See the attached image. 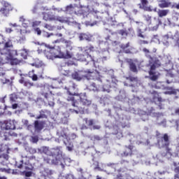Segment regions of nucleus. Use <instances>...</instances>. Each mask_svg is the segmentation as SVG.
I'll list each match as a JSON object with an SVG mask.
<instances>
[{
	"instance_id": "1",
	"label": "nucleus",
	"mask_w": 179,
	"mask_h": 179,
	"mask_svg": "<svg viewBox=\"0 0 179 179\" xmlns=\"http://www.w3.org/2000/svg\"><path fill=\"white\" fill-rule=\"evenodd\" d=\"M46 47L49 48V50L45 51V55L48 59H56L57 58L69 59L73 55L69 51H66V53L62 52L59 47L57 48L50 45H46Z\"/></svg>"
},
{
	"instance_id": "2",
	"label": "nucleus",
	"mask_w": 179,
	"mask_h": 179,
	"mask_svg": "<svg viewBox=\"0 0 179 179\" xmlns=\"http://www.w3.org/2000/svg\"><path fill=\"white\" fill-rule=\"evenodd\" d=\"M8 48H13V44L12 43V41H8L4 43V48L1 50V54H6L9 55V59H12L13 58V55H17V51L15 50H8Z\"/></svg>"
},
{
	"instance_id": "3",
	"label": "nucleus",
	"mask_w": 179,
	"mask_h": 179,
	"mask_svg": "<svg viewBox=\"0 0 179 179\" xmlns=\"http://www.w3.org/2000/svg\"><path fill=\"white\" fill-rule=\"evenodd\" d=\"M157 143L160 148H166V146H170V136H169V134H164L161 140L157 141Z\"/></svg>"
},
{
	"instance_id": "4",
	"label": "nucleus",
	"mask_w": 179,
	"mask_h": 179,
	"mask_svg": "<svg viewBox=\"0 0 179 179\" xmlns=\"http://www.w3.org/2000/svg\"><path fill=\"white\" fill-rule=\"evenodd\" d=\"M43 20H45L46 22H54L55 20H57V17H55V15L53 13L52 11L43 13Z\"/></svg>"
},
{
	"instance_id": "5",
	"label": "nucleus",
	"mask_w": 179,
	"mask_h": 179,
	"mask_svg": "<svg viewBox=\"0 0 179 179\" xmlns=\"http://www.w3.org/2000/svg\"><path fill=\"white\" fill-rule=\"evenodd\" d=\"M19 82L21 85H23L24 87H27V89H31L34 86V83H31L30 80L26 78V77H22L20 80Z\"/></svg>"
},
{
	"instance_id": "6",
	"label": "nucleus",
	"mask_w": 179,
	"mask_h": 179,
	"mask_svg": "<svg viewBox=\"0 0 179 179\" xmlns=\"http://www.w3.org/2000/svg\"><path fill=\"white\" fill-rule=\"evenodd\" d=\"M149 3L148 0H141V3L138 4L140 9H143L147 12H152V7L146 6Z\"/></svg>"
},
{
	"instance_id": "7",
	"label": "nucleus",
	"mask_w": 179,
	"mask_h": 179,
	"mask_svg": "<svg viewBox=\"0 0 179 179\" xmlns=\"http://www.w3.org/2000/svg\"><path fill=\"white\" fill-rule=\"evenodd\" d=\"M148 73L150 75L149 79L153 82H156L160 78V73L156 72L155 71H149Z\"/></svg>"
},
{
	"instance_id": "8",
	"label": "nucleus",
	"mask_w": 179,
	"mask_h": 179,
	"mask_svg": "<svg viewBox=\"0 0 179 179\" xmlns=\"http://www.w3.org/2000/svg\"><path fill=\"white\" fill-rule=\"evenodd\" d=\"M45 124V122H40L38 120H36L34 124L35 131H36L37 132H40V131H41L44 128Z\"/></svg>"
},
{
	"instance_id": "9",
	"label": "nucleus",
	"mask_w": 179,
	"mask_h": 179,
	"mask_svg": "<svg viewBox=\"0 0 179 179\" xmlns=\"http://www.w3.org/2000/svg\"><path fill=\"white\" fill-rule=\"evenodd\" d=\"M158 6L162 9L164 8H170V6H171V2L169 0H160Z\"/></svg>"
},
{
	"instance_id": "10",
	"label": "nucleus",
	"mask_w": 179,
	"mask_h": 179,
	"mask_svg": "<svg viewBox=\"0 0 179 179\" xmlns=\"http://www.w3.org/2000/svg\"><path fill=\"white\" fill-rule=\"evenodd\" d=\"M130 46L131 43L128 42L127 43H123L120 45V48L123 52H125V54H131V50L129 48Z\"/></svg>"
},
{
	"instance_id": "11",
	"label": "nucleus",
	"mask_w": 179,
	"mask_h": 179,
	"mask_svg": "<svg viewBox=\"0 0 179 179\" xmlns=\"http://www.w3.org/2000/svg\"><path fill=\"white\" fill-rule=\"evenodd\" d=\"M69 96L67 98V101H72L73 102V106L75 107V98L73 96H79V94L78 93H72L69 91H68Z\"/></svg>"
},
{
	"instance_id": "12",
	"label": "nucleus",
	"mask_w": 179,
	"mask_h": 179,
	"mask_svg": "<svg viewBox=\"0 0 179 179\" xmlns=\"http://www.w3.org/2000/svg\"><path fill=\"white\" fill-rule=\"evenodd\" d=\"M128 64L129 65V69L131 71V72L136 73L138 72V69L136 68V65L135 64V62L132 61V59H129L128 61Z\"/></svg>"
},
{
	"instance_id": "13",
	"label": "nucleus",
	"mask_w": 179,
	"mask_h": 179,
	"mask_svg": "<svg viewBox=\"0 0 179 179\" xmlns=\"http://www.w3.org/2000/svg\"><path fill=\"white\" fill-rule=\"evenodd\" d=\"M80 40L82 41L83 40H86L87 41H92V36L90 34H80L79 36Z\"/></svg>"
},
{
	"instance_id": "14",
	"label": "nucleus",
	"mask_w": 179,
	"mask_h": 179,
	"mask_svg": "<svg viewBox=\"0 0 179 179\" xmlns=\"http://www.w3.org/2000/svg\"><path fill=\"white\" fill-rule=\"evenodd\" d=\"M170 13V10H158L157 15L159 17H164L165 16H167Z\"/></svg>"
},
{
	"instance_id": "15",
	"label": "nucleus",
	"mask_w": 179,
	"mask_h": 179,
	"mask_svg": "<svg viewBox=\"0 0 179 179\" xmlns=\"http://www.w3.org/2000/svg\"><path fill=\"white\" fill-rule=\"evenodd\" d=\"M31 73L33 74L32 76ZM29 75L31 79L34 80V82H36V80H38V77L37 76V75L34 74V70L29 71Z\"/></svg>"
},
{
	"instance_id": "16",
	"label": "nucleus",
	"mask_w": 179,
	"mask_h": 179,
	"mask_svg": "<svg viewBox=\"0 0 179 179\" xmlns=\"http://www.w3.org/2000/svg\"><path fill=\"white\" fill-rule=\"evenodd\" d=\"M90 90H92L93 92H97L99 90V87L96 85V83H93L90 85Z\"/></svg>"
},
{
	"instance_id": "17",
	"label": "nucleus",
	"mask_w": 179,
	"mask_h": 179,
	"mask_svg": "<svg viewBox=\"0 0 179 179\" xmlns=\"http://www.w3.org/2000/svg\"><path fill=\"white\" fill-rule=\"evenodd\" d=\"M83 121L84 122H85L87 125H88V127H92V125H93V122H94L93 120H89L87 118H85L83 119Z\"/></svg>"
},
{
	"instance_id": "18",
	"label": "nucleus",
	"mask_w": 179,
	"mask_h": 179,
	"mask_svg": "<svg viewBox=\"0 0 179 179\" xmlns=\"http://www.w3.org/2000/svg\"><path fill=\"white\" fill-rule=\"evenodd\" d=\"M73 77L74 78V79H76V80H82V79L83 78V76H79V74L78 73H76L73 75Z\"/></svg>"
},
{
	"instance_id": "19",
	"label": "nucleus",
	"mask_w": 179,
	"mask_h": 179,
	"mask_svg": "<svg viewBox=\"0 0 179 179\" xmlns=\"http://www.w3.org/2000/svg\"><path fill=\"white\" fill-rule=\"evenodd\" d=\"M119 34H120V36H123L124 37H127L128 36V33L127 32V31H125L124 29L120 30Z\"/></svg>"
},
{
	"instance_id": "20",
	"label": "nucleus",
	"mask_w": 179,
	"mask_h": 179,
	"mask_svg": "<svg viewBox=\"0 0 179 179\" xmlns=\"http://www.w3.org/2000/svg\"><path fill=\"white\" fill-rule=\"evenodd\" d=\"M44 27H45V29H47L48 30H50V31H52V30H54V27H52L48 24H45Z\"/></svg>"
},
{
	"instance_id": "21",
	"label": "nucleus",
	"mask_w": 179,
	"mask_h": 179,
	"mask_svg": "<svg viewBox=\"0 0 179 179\" xmlns=\"http://www.w3.org/2000/svg\"><path fill=\"white\" fill-rule=\"evenodd\" d=\"M86 75L83 76V78H86V79H90L92 78V73H93V72L92 71H87Z\"/></svg>"
},
{
	"instance_id": "22",
	"label": "nucleus",
	"mask_w": 179,
	"mask_h": 179,
	"mask_svg": "<svg viewBox=\"0 0 179 179\" xmlns=\"http://www.w3.org/2000/svg\"><path fill=\"white\" fill-rule=\"evenodd\" d=\"M175 173L176 174L174 176V179H179V167L175 169Z\"/></svg>"
},
{
	"instance_id": "23",
	"label": "nucleus",
	"mask_w": 179,
	"mask_h": 179,
	"mask_svg": "<svg viewBox=\"0 0 179 179\" xmlns=\"http://www.w3.org/2000/svg\"><path fill=\"white\" fill-rule=\"evenodd\" d=\"M41 24V21H34L32 22V27H37Z\"/></svg>"
},
{
	"instance_id": "24",
	"label": "nucleus",
	"mask_w": 179,
	"mask_h": 179,
	"mask_svg": "<svg viewBox=\"0 0 179 179\" xmlns=\"http://www.w3.org/2000/svg\"><path fill=\"white\" fill-rule=\"evenodd\" d=\"M23 174H24L25 177H31L33 176L32 171H24L23 172Z\"/></svg>"
},
{
	"instance_id": "25",
	"label": "nucleus",
	"mask_w": 179,
	"mask_h": 179,
	"mask_svg": "<svg viewBox=\"0 0 179 179\" xmlns=\"http://www.w3.org/2000/svg\"><path fill=\"white\" fill-rule=\"evenodd\" d=\"M73 9V5L72 4H70L66 7V10L67 12H71V10H72Z\"/></svg>"
},
{
	"instance_id": "26",
	"label": "nucleus",
	"mask_w": 179,
	"mask_h": 179,
	"mask_svg": "<svg viewBox=\"0 0 179 179\" xmlns=\"http://www.w3.org/2000/svg\"><path fill=\"white\" fill-rule=\"evenodd\" d=\"M83 103L84 106H90V104H92V102L87 99H84L83 101Z\"/></svg>"
},
{
	"instance_id": "27",
	"label": "nucleus",
	"mask_w": 179,
	"mask_h": 179,
	"mask_svg": "<svg viewBox=\"0 0 179 179\" xmlns=\"http://www.w3.org/2000/svg\"><path fill=\"white\" fill-rule=\"evenodd\" d=\"M29 20H26L25 22H22V26L24 27H29Z\"/></svg>"
},
{
	"instance_id": "28",
	"label": "nucleus",
	"mask_w": 179,
	"mask_h": 179,
	"mask_svg": "<svg viewBox=\"0 0 179 179\" xmlns=\"http://www.w3.org/2000/svg\"><path fill=\"white\" fill-rule=\"evenodd\" d=\"M154 65H155V66L158 67V66H160V65H162V63H160V61L156 60L154 63Z\"/></svg>"
},
{
	"instance_id": "29",
	"label": "nucleus",
	"mask_w": 179,
	"mask_h": 179,
	"mask_svg": "<svg viewBox=\"0 0 179 179\" xmlns=\"http://www.w3.org/2000/svg\"><path fill=\"white\" fill-rule=\"evenodd\" d=\"M165 147H166V153L171 155V148H170L169 146H165Z\"/></svg>"
},
{
	"instance_id": "30",
	"label": "nucleus",
	"mask_w": 179,
	"mask_h": 179,
	"mask_svg": "<svg viewBox=\"0 0 179 179\" xmlns=\"http://www.w3.org/2000/svg\"><path fill=\"white\" fill-rule=\"evenodd\" d=\"M145 17L147 22H152V17L150 15H145Z\"/></svg>"
},
{
	"instance_id": "31",
	"label": "nucleus",
	"mask_w": 179,
	"mask_h": 179,
	"mask_svg": "<svg viewBox=\"0 0 179 179\" xmlns=\"http://www.w3.org/2000/svg\"><path fill=\"white\" fill-rule=\"evenodd\" d=\"M0 171L1 173H9V170L3 169V168H0Z\"/></svg>"
},
{
	"instance_id": "32",
	"label": "nucleus",
	"mask_w": 179,
	"mask_h": 179,
	"mask_svg": "<svg viewBox=\"0 0 179 179\" xmlns=\"http://www.w3.org/2000/svg\"><path fill=\"white\" fill-rule=\"evenodd\" d=\"M35 31L37 33L38 36H40L41 34V29H40V28H36L35 29Z\"/></svg>"
},
{
	"instance_id": "33",
	"label": "nucleus",
	"mask_w": 179,
	"mask_h": 179,
	"mask_svg": "<svg viewBox=\"0 0 179 179\" xmlns=\"http://www.w3.org/2000/svg\"><path fill=\"white\" fill-rule=\"evenodd\" d=\"M129 80L131 82H134L135 80H138V78H136V77H129Z\"/></svg>"
},
{
	"instance_id": "34",
	"label": "nucleus",
	"mask_w": 179,
	"mask_h": 179,
	"mask_svg": "<svg viewBox=\"0 0 179 179\" xmlns=\"http://www.w3.org/2000/svg\"><path fill=\"white\" fill-rule=\"evenodd\" d=\"M27 20L24 18V17H20V22H21V23H24V22Z\"/></svg>"
},
{
	"instance_id": "35",
	"label": "nucleus",
	"mask_w": 179,
	"mask_h": 179,
	"mask_svg": "<svg viewBox=\"0 0 179 179\" xmlns=\"http://www.w3.org/2000/svg\"><path fill=\"white\" fill-rule=\"evenodd\" d=\"M156 67H157V66H156V64H152V66H151V67H150V71H155V69H156Z\"/></svg>"
},
{
	"instance_id": "36",
	"label": "nucleus",
	"mask_w": 179,
	"mask_h": 179,
	"mask_svg": "<svg viewBox=\"0 0 179 179\" xmlns=\"http://www.w3.org/2000/svg\"><path fill=\"white\" fill-rule=\"evenodd\" d=\"M140 44H149V42L148 41L141 40Z\"/></svg>"
},
{
	"instance_id": "37",
	"label": "nucleus",
	"mask_w": 179,
	"mask_h": 179,
	"mask_svg": "<svg viewBox=\"0 0 179 179\" xmlns=\"http://www.w3.org/2000/svg\"><path fill=\"white\" fill-rule=\"evenodd\" d=\"M67 150H69V152H72V150H73V145L67 146Z\"/></svg>"
},
{
	"instance_id": "38",
	"label": "nucleus",
	"mask_w": 179,
	"mask_h": 179,
	"mask_svg": "<svg viewBox=\"0 0 179 179\" xmlns=\"http://www.w3.org/2000/svg\"><path fill=\"white\" fill-rule=\"evenodd\" d=\"M32 141H33V142L34 143H37V142H38V138H37V137H32Z\"/></svg>"
},
{
	"instance_id": "39",
	"label": "nucleus",
	"mask_w": 179,
	"mask_h": 179,
	"mask_svg": "<svg viewBox=\"0 0 179 179\" xmlns=\"http://www.w3.org/2000/svg\"><path fill=\"white\" fill-rule=\"evenodd\" d=\"M101 127L100 125H94L93 129H100Z\"/></svg>"
},
{
	"instance_id": "40",
	"label": "nucleus",
	"mask_w": 179,
	"mask_h": 179,
	"mask_svg": "<svg viewBox=\"0 0 179 179\" xmlns=\"http://www.w3.org/2000/svg\"><path fill=\"white\" fill-rule=\"evenodd\" d=\"M12 108H13V110H16V108H17V103H14L12 105Z\"/></svg>"
},
{
	"instance_id": "41",
	"label": "nucleus",
	"mask_w": 179,
	"mask_h": 179,
	"mask_svg": "<svg viewBox=\"0 0 179 179\" xmlns=\"http://www.w3.org/2000/svg\"><path fill=\"white\" fill-rule=\"evenodd\" d=\"M176 46L179 48V38L176 40Z\"/></svg>"
},
{
	"instance_id": "42",
	"label": "nucleus",
	"mask_w": 179,
	"mask_h": 179,
	"mask_svg": "<svg viewBox=\"0 0 179 179\" xmlns=\"http://www.w3.org/2000/svg\"><path fill=\"white\" fill-rule=\"evenodd\" d=\"M173 8H175L176 9H179V3L178 4H176L173 6Z\"/></svg>"
},
{
	"instance_id": "43",
	"label": "nucleus",
	"mask_w": 179,
	"mask_h": 179,
	"mask_svg": "<svg viewBox=\"0 0 179 179\" xmlns=\"http://www.w3.org/2000/svg\"><path fill=\"white\" fill-rule=\"evenodd\" d=\"M81 129H87V127L86 125H83Z\"/></svg>"
},
{
	"instance_id": "44",
	"label": "nucleus",
	"mask_w": 179,
	"mask_h": 179,
	"mask_svg": "<svg viewBox=\"0 0 179 179\" xmlns=\"http://www.w3.org/2000/svg\"><path fill=\"white\" fill-rule=\"evenodd\" d=\"M143 50L144 51V52H149V50L146 48H143Z\"/></svg>"
},
{
	"instance_id": "45",
	"label": "nucleus",
	"mask_w": 179,
	"mask_h": 179,
	"mask_svg": "<svg viewBox=\"0 0 179 179\" xmlns=\"http://www.w3.org/2000/svg\"><path fill=\"white\" fill-rule=\"evenodd\" d=\"M139 37H141L142 38H145V36H143L142 34H139Z\"/></svg>"
},
{
	"instance_id": "46",
	"label": "nucleus",
	"mask_w": 179,
	"mask_h": 179,
	"mask_svg": "<svg viewBox=\"0 0 179 179\" xmlns=\"http://www.w3.org/2000/svg\"><path fill=\"white\" fill-rule=\"evenodd\" d=\"M40 118H43V116L39 115L36 117V120H40Z\"/></svg>"
},
{
	"instance_id": "47",
	"label": "nucleus",
	"mask_w": 179,
	"mask_h": 179,
	"mask_svg": "<svg viewBox=\"0 0 179 179\" xmlns=\"http://www.w3.org/2000/svg\"><path fill=\"white\" fill-rule=\"evenodd\" d=\"M53 35H54L53 34H50L47 35V37L49 38V37H51V36H53Z\"/></svg>"
},
{
	"instance_id": "48",
	"label": "nucleus",
	"mask_w": 179,
	"mask_h": 179,
	"mask_svg": "<svg viewBox=\"0 0 179 179\" xmlns=\"http://www.w3.org/2000/svg\"><path fill=\"white\" fill-rule=\"evenodd\" d=\"M57 36H58V37H62V34H57Z\"/></svg>"
},
{
	"instance_id": "49",
	"label": "nucleus",
	"mask_w": 179,
	"mask_h": 179,
	"mask_svg": "<svg viewBox=\"0 0 179 179\" xmlns=\"http://www.w3.org/2000/svg\"><path fill=\"white\" fill-rule=\"evenodd\" d=\"M176 114H179V109H177V110H176Z\"/></svg>"
},
{
	"instance_id": "50",
	"label": "nucleus",
	"mask_w": 179,
	"mask_h": 179,
	"mask_svg": "<svg viewBox=\"0 0 179 179\" xmlns=\"http://www.w3.org/2000/svg\"><path fill=\"white\" fill-rule=\"evenodd\" d=\"M14 128H15L14 127H8L9 129H14Z\"/></svg>"
},
{
	"instance_id": "51",
	"label": "nucleus",
	"mask_w": 179,
	"mask_h": 179,
	"mask_svg": "<svg viewBox=\"0 0 179 179\" xmlns=\"http://www.w3.org/2000/svg\"><path fill=\"white\" fill-rule=\"evenodd\" d=\"M96 179H101V177H99V176H96Z\"/></svg>"
},
{
	"instance_id": "52",
	"label": "nucleus",
	"mask_w": 179,
	"mask_h": 179,
	"mask_svg": "<svg viewBox=\"0 0 179 179\" xmlns=\"http://www.w3.org/2000/svg\"><path fill=\"white\" fill-rule=\"evenodd\" d=\"M0 179H6V177H0Z\"/></svg>"
},
{
	"instance_id": "53",
	"label": "nucleus",
	"mask_w": 179,
	"mask_h": 179,
	"mask_svg": "<svg viewBox=\"0 0 179 179\" xmlns=\"http://www.w3.org/2000/svg\"><path fill=\"white\" fill-rule=\"evenodd\" d=\"M62 136H63V138H66L67 136H66V134H64Z\"/></svg>"
},
{
	"instance_id": "54",
	"label": "nucleus",
	"mask_w": 179,
	"mask_h": 179,
	"mask_svg": "<svg viewBox=\"0 0 179 179\" xmlns=\"http://www.w3.org/2000/svg\"><path fill=\"white\" fill-rule=\"evenodd\" d=\"M176 148H179V143L176 145Z\"/></svg>"
},
{
	"instance_id": "55",
	"label": "nucleus",
	"mask_w": 179,
	"mask_h": 179,
	"mask_svg": "<svg viewBox=\"0 0 179 179\" xmlns=\"http://www.w3.org/2000/svg\"><path fill=\"white\" fill-rule=\"evenodd\" d=\"M152 87H155V89H156V87H157V86H153V85H152Z\"/></svg>"
},
{
	"instance_id": "56",
	"label": "nucleus",
	"mask_w": 179,
	"mask_h": 179,
	"mask_svg": "<svg viewBox=\"0 0 179 179\" xmlns=\"http://www.w3.org/2000/svg\"><path fill=\"white\" fill-rule=\"evenodd\" d=\"M10 100H11V101H13V98L10 97Z\"/></svg>"
},
{
	"instance_id": "57",
	"label": "nucleus",
	"mask_w": 179,
	"mask_h": 179,
	"mask_svg": "<svg viewBox=\"0 0 179 179\" xmlns=\"http://www.w3.org/2000/svg\"><path fill=\"white\" fill-rule=\"evenodd\" d=\"M53 104H54V102H52V103L50 104V106H53Z\"/></svg>"
},
{
	"instance_id": "58",
	"label": "nucleus",
	"mask_w": 179,
	"mask_h": 179,
	"mask_svg": "<svg viewBox=\"0 0 179 179\" xmlns=\"http://www.w3.org/2000/svg\"><path fill=\"white\" fill-rule=\"evenodd\" d=\"M174 166H177V164H176V163H174Z\"/></svg>"
},
{
	"instance_id": "59",
	"label": "nucleus",
	"mask_w": 179,
	"mask_h": 179,
	"mask_svg": "<svg viewBox=\"0 0 179 179\" xmlns=\"http://www.w3.org/2000/svg\"><path fill=\"white\" fill-rule=\"evenodd\" d=\"M178 60H179V58H178Z\"/></svg>"
},
{
	"instance_id": "60",
	"label": "nucleus",
	"mask_w": 179,
	"mask_h": 179,
	"mask_svg": "<svg viewBox=\"0 0 179 179\" xmlns=\"http://www.w3.org/2000/svg\"><path fill=\"white\" fill-rule=\"evenodd\" d=\"M178 164H179V162H178Z\"/></svg>"
}]
</instances>
